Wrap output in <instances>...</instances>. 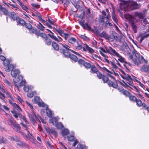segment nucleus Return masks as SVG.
I'll return each mask as SVG.
<instances>
[{
    "label": "nucleus",
    "instance_id": "nucleus-1",
    "mask_svg": "<svg viewBox=\"0 0 149 149\" xmlns=\"http://www.w3.org/2000/svg\"><path fill=\"white\" fill-rule=\"evenodd\" d=\"M120 3H119L120 7L124 6V7H130L132 10H136L139 9L141 7L140 4H138L136 2L132 1L131 3H129L127 1H125L124 0H118Z\"/></svg>",
    "mask_w": 149,
    "mask_h": 149
},
{
    "label": "nucleus",
    "instance_id": "nucleus-2",
    "mask_svg": "<svg viewBox=\"0 0 149 149\" xmlns=\"http://www.w3.org/2000/svg\"><path fill=\"white\" fill-rule=\"evenodd\" d=\"M61 45L64 48L61 47L59 49V52L60 53H62L65 57H68L70 53L69 51H71L72 50L69 49V48H70V47L65 43H61Z\"/></svg>",
    "mask_w": 149,
    "mask_h": 149
},
{
    "label": "nucleus",
    "instance_id": "nucleus-3",
    "mask_svg": "<svg viewBox=\"0 0 149 149\" xmlns=\"http://www.w3.org/2000/svg\"><path fill=\"white\" fill-rule=\"evenodd\" d=\"M135 56V58L132 60V62L134 65L136 64L137 65H139V64L142 63L143 61L145 62L146 63H147V62L145 60L142 56H140L138 53H136Z\"/></svg>",
    "mask_w": 149,
    "mask_h": 149
},
{
    "label": "nucleus",
    "instance_id": "nucleus-4",
    "mask_svg": "<svg viewBox=\"0 0 149 149\" xmlns=\"http://www.w3.org/2000/svg\"><path fill=\"white\" fill-rule=\"evenodd\" d=\"M135 17H133L131 15H130L129 17V21L130 24L131 25L132 28L135 33L137 32V26L136 23L138 22V20H136V21H135Z\"/></svg>",
    "mask_w": 149,
    "mask_h": 149
},
{
    "label": "nucleus",
    "instance_id": "nucleus-5",
    "mask_svg": "<svg viewBox=\"0 0 149 149\" xmlns=\"http://www.w3.org/2000/svg\"><path fill=\"white\" fill-rule=\"evenodd\" d=\"M147 10L144 9L142 12H135L134 13V16L135 17H137L139 20L140 21H142L146 16Z\"/></svg>",
    "mask_w": 149,
    "mask_h": 149
},
{
    "label": "nucleus",
    "instance_id": "nucleus-6",
    "mask_svg": "<svg viewBox=\"0 0 149 149\" xmlns=\"http://www.w3.org/2000/svg\"><path fill=\"white\" fill-rule=\"evenodd\" d=\"M11 112L13 114L14 117L16 118L19 117L20 119H22L23 116L20 113L19 111H17L15 110H13L11 111Z\"/></svg>",
    "mask_w": 149,
    "mask_h": 149
},
{
    "label": "nucleus",
    "instance_id": "nucleus-7",
    "mask_svg": "<svg viewBox=\"0 0 149 149\" xmlns=\"http://www.w3.org/2000/svg\"><path fill=\"white\" fill-rule=\"evenodd\" d=\"M12 127L16 132H18L22 135H24V133L21 131L20 126L17 123L13 127Z\"/></svg>",
    "mask_w": 149,
    "mask_h": 149
},
{
    "label": "nucleus",
    "instance_id": "nucleus-8",
    "mask_svg": "<svg viewBox=\"0 0 149 149\" xmlns=\"http://www.w3.org/2000/svg\"><path fill=\"white\" fill-rule=\"evenodd\" d=\"M8 120L9 122L8 124L13 127L16 123V121L14 120V118L12 117H9L8 118Z\"/></svg>",
    "mask_w": 149,
    "mask_h": 149
},
{
    "label": "nucleus",
    "instance_id": "nucleus-9",
    "mask_svg": "<svg viewBox=\"0 0 149 149\" xmlns=\"http://www.w3.org/2000/svg\"><path fill=\"white\" fill-rule=\"evenodd\" d=\"M114 34H116L115 32L112 31V33L110 35L107 34V37H106V39L108 40L110 42H112L114 40Z\"/></svg>",
    "mask_w": 149,
    "mask_h": 149
},
{
    "label": "nucleus",
    "instance_id": "nucleus-10",
    "mask_svg": "<svg viewBox=\"0 0 149 149\" xmlns=\"http://www.w3.org/2000/svg\"><path fill=\"white\" fill-rule=\"evenodd\" d=\"M140 70L142 72H149V66L145 65L140 68Z\"/></svg>",
    "mask_w": 149,
    "mask_h": 149
},
{
    "label": "nucleus",
    "instance_id": "nucleus-11",
    "mask_svg": "<svg viewBox=\"0 0 149 149\" xmlns=\"http://www.w3.org/2000/svg\"><path fill=\"white\" fill-rule=\"evenodd\" d=\"M9 16L11 17L13 21H17L19 17H17L16 13L14 12H12L10 13Z\"/></svg>",
    "mask_w": 149,
    "mask_h": 149
},
{
    "label": "nucleus",
    "instance_id": "nucleus-12",
    "mask_svg": "<svg viewBox=\"0 0 149 149\" xmlns=\"http://www.w3.org/2000/svg\"><path fill=\"white\" fill-rule=\"evenodd\" d=\"M19 142L18 143H17V145L20 147L22 148L24 147L27 148H29V145L26 143H24L21 141Z\"/></svg>",
    "mask_w": 149,
    "mask_h": 149
},
{
    "label": "nucleus",
    "instance_id": "nucleus-13",
    "mask_svg": "<svg viewBox=\"0 0 149 149\" xmlns=\"http://www.w3.org/2000/svg\"><path fill=\"white\" fill-rule=\"evenodd\" d=\"M4 68L6 71L9 72L11 70H12L14 69V66L13 65L9 64L4 67Z\"/></svg>",
    "mask_w": 149,
    "mask_h": 149
},
{
    "label": "nucleus",
    "instance_id": "nucleus-14",
    "mask_svg": "<svg viewBox=\"0 0 149 149\" xmlns=\"http://www.w3.org/2000/svg\"><path fill=\"white\" fill-rule=\"evenodd\" d=\"M20 73L19 70H13L11 72V74L13 77L16 78L17 75Z\"/></svg>",
    "mask_w": 149,
    "mask_h": 149
},
{
    "label": "nucleus",
    "instance_id": "nucleus-15",
    "mask_svg": "<svg viewBox=\"0 0 149 149\" xmlns=\"http://www.w3.org/2000/svg\"><path fill=\"white\" fill-rule=\"evenodd\" d=\"M66 58H70L72 60L75 62H77L78 61V58L75 55L72 54H70L69 53V56L68 57H65Z\"/></svg>",
    "mask_w": 149,
    "mask_h": 149
},
{
    "label": "nucleus",
    "instance_id": "nucleus-16",
    "mask_svg": "<svg viewBox=\"0 0 149 149\" xmlns=\"http://www.w3.org/2000/svg\"><path fill=\"white\" fill-rule=\"evenodd\" d=\"M52 46L55 50L59 51V49H60L59 46L56 42L54 41H53L52 42Z\"/></svg>",
    "mask_w": 149,
    "mask_h": 149
},
{
    "label": "nucleus",
    "instance_id": "nucleus-17",
    "mask_svg": "<svg viewBox=\"0 0 149 149\" xmlns=\"http://www.w3.org/2000/svg\"><path fill=\"white\" fill-rule=\"evenodd\" d=\"M3 12L5 15H8V10L7 8L3 7L0 5V12Z\"/></svg>",
    "mask_w": 149,
    "mask_h": 149
},
{
    "label": "nucleus",
    "instance_id": "nucleus-18",
    "mask_svg": "<svg viewBox=\"0 0 149 149\" xmlns=\"http://www.w3.org/2000/svg\"><path fill=\"white\" fill-rule=\"evenodd\" d=\"M109 48L110 49V54L117 56H119V54L115 50L113 49L111 47H109Z\"/></svg>",
    "mask_w": 149,
    "mask_h": 149
},
{
    "label": "nucleus",
    "instance_id": "nucleus-19",
    "mask_svg": "<svg viewBox=\"0 0 149 149\" xmlns=\"http://www.w3.org/2000/svg\"><path fill=\"white\" fill-rule=\"evenodd\" d=\"M17 25L21 24L23 26H24L26 24V22L22 18H18V19L17 21Z\"/></svg>",
    "mask_w": 149,
    "mask_h": 149
},
{
    "label": "nucleus",
    "instance_id": "nucleus-20",
    "mask_svg": "<svg viewBox=\"0 0 149 149\" xmlns=\"http://www.w3.org/2000/svg\"><path fill=\"white\" fill-rule=\"evenodd\" d=\"M46 113L47 116L49 118H51L52 116V112L49 109L48 106H47L46 107Z\"/></svg>",
    "mask_w": 149,
    "mask_h": 149
},
{
    "label": "nucleus",
    "instance_id": "nucleus-21",
    "mask_svg": "<svg viewBox=\"0 0 149 149\" xmlns=\"http://www.w3.org/2000/svg\"><path fill=\"white\" fill-rule=\"evenodd\" d=\"M69 133V130L67 129H65L61 131V134L63 136L67 135Z\"/></svg>",
    "mask_w": 149,
    "mask_h": 149
},
{
    "label": "nucleus",
    "instance_id": "nucleus-22",
    "mask_svg": "<svg viewBox=\"0 0 149 149\" xmlns=\"http://www.w3.org/2000/svg\"><path fill=\"white\" fill-rule=\"evenodd\" d=\"M23 79V77L21 75H19L18 76L17 78V79H13V81L15 83H17L19 81H20L22 80Z\"/></svg>",
    "mask_w": 149,
    "mask_h": 149
},
{
    "label": "nucleus",
    "instance_id": "nucleus-23",
    "mask_svg": "<svg viewBox=\"0 0 149 149\" xmlns=\"http://www.w3.org/2000/svg\"><path fill=\"white\" fill-rule=\"evenodd\" d=\"M23 79V77L21 75H19L18 76L17 78V79H13V81L15 83H17L19 81H20L22 80Z\"/></svg>",
    "mask_w": 149,
    "mask_h": 149
},
{
    "label": "nucleus",
    "instance_id": "nucleus-24",
    "mask_svg": "<svg viewBox=\"0 0 149 149\" xmlns=\"http://www.w3.org/2000/svg\"><path fill=\"white\" fill-rule=\"evenodd\" d=\"M111 16L113 21L116 22H117L118 20L117 16L113 10V12H112Z\"/></svg>",
    "mask_w": 149,
    "mask_h": 149
},
{
    "label": "nucleus",
    "instance_id": "nucleus-25",
    "mask_svg": "<svg viewBox=\"0 0 149 149\" xmlns=\"http://www.w3.org/2000/svg\"><path fill=\"white\" fill-rule=\"evenodd\" d=\"M105 18V17L102 15H100L98 19L99 22L102 24H103L104 23V19Z\"/></svg>",
    "mask_w": 149,
    "mask_h": 149
},
{
    "label": "nucleus",
    "instance_id": "nucleus-26",
    "mask_svg": "<svg viewBox=\"0 0 149 149\" xmlns=\"http://www.w3.org/2000/svg\"><path fill=\"white\" fill-rule=\"evenodd\" d=\"M45 44L48 45H50L51 43L52 44V40L51 39L48 37L46 38L45 39Z\"/></svg>",
    "mask_w": 149,
    "mask_h": 149
},
{
    "label": "nucleus",
    "instance_id": "nucleus-27",
    "mask_svg": "<svg viewBox=\"0 0 149 149\" xmlns=\"http://www.w3.org/2000/svg\"><path fill=\"white\" fill-rule=\"evenodd\" d=\"M90 68H91V70L94 73H97L99 71L98 70L94 65H91V67Z\"/></svg>",
    "mask_w": 149,
    "mask_h": 149
},
{
    "label": "nucleus",
    "instance_id": "nucleus-28",
    "mask_svg": "<svg viewBox=\"0 0 149 149\" xmlns=\"http://www.w3.org/2000/svg\"><path fill=\"white\" fill-rule=\"evenodd\" d=\"M129 97L130 100L133 102H135L137 99L136 97L132 95L131 94L129 96Z\"/></svg>",
    "mask_w": 149,
    "mask_h": 149
},
{
    "label": "nucleus",
    "instance_id": "nucleus-29",
    "mask_svg": "<svg viewBox=\"0 0 149 149\" xmlns=\"http://www.w3.org/2000/svg\"><path fill=\"white\" fill-rule=\"evenodd\" d=\"M57 122H58V120L56 119V117H53L50 119L49 121V123H53L54 124V123L55 122V123H57Z\"/></svg>",
    "mask_w": 149,
    "mask_h": 149
},
{
    "label": "nucleus",
    "instance_id": "nucleus-30",
    "mask_svg": "<svg viewBox=\"0 0 149 149\" xmlns=\"http://www.w3.org/2000/svg\"><path fill=\"white\" fill-rule=\"evenodd\" d=\"M56 124L55 126L58 129H62L63 127V125L61 122L58 123V122H57V123Z\"/></svg>",
    "mask_w": 149,
    "mask_h": 149
},
{
    "label": "nucleus",
    "instance_id": "nucleus-31",
    "mask_svg": "<svg viewBox=\"0 0 149 149\" xmlns=\"http://www.w3.org/2000/svg\"><path fill=\"white\" fill-rule=\"evenodd\" d=\"M83 28L85 29L89 30L91 29V27L87 23L84 24V25L81 26Z\"/></svg>",
    "mask_w": 149,
    "mask_h": 149
},
{
    "label": "nucleus",
    "instance_id": "nucleus-32",
    "mask_svg": "<svg viewBox=\"0 0 149 149\" xmlns=\"http://www.w3.org/2000/svg\"><path fill=\"white\" fill-rule=\"evenodd\" d=\"M102 79L103 80L104 83H107L109 80L108 77L105 75H103Z\"/></svg>",
    "mask_w": 149,
    "mask_h": 149
},
{
    "label": "nucleus",
    "instance_id": "nucleus-33",
    "mask_svg": "<svg viewBox=\"0 0 149 149\" xmlns=\"http://www.w3.org/2000/svg\"><path fill=\"white\" fill-rule=\"evenodd\" d=\"M85 19L84 17H82L81 19L78 20L79 24L81 25H84V23L85 22Z\"/></svg>",
    "mask_w": 149,
    "mask_h": 149
},
{
    "label": "nucleus",
    "instance_id": "nucleus-34",
    "mask_svg": "<svg viewBox=\"0 0 149 149\" xmlns=\"http://www.w3.org/2000/svg\"><path fill=\"white\" fill-rule=\"evenodd\" d=\"M7 139L6 138L4 137L3 136H2V137H1V138L0 139V143L1 144L3 143H6V142H7Z\"/></svg>",
    "mask_w": 149,
    "mask_h": 149
},
{
    "label": "nucleus",
    "instance_id": "nucleus-35",
    "mask_svg": "<svg viewBox=\"0 0 149 149\" xmlns=\"http://www.w3.org/2000/svg\"><path fill=\"white\" fill-rule=\"evenodd\" d=\"M68 42L71 44H74L77 42V40L75 38L72 37L69 39Z\"/></svg>",
    "mask_w": 149,
    "mask_h": 149
},
{
    "label": "nucleus",
    "instance_id": "nucleus-36",
    "mask_svg": "<svg viewBox=\"0 0 149 149\" xmlns=\"http://www.w3.org/2000/svg\"><path fill=\"white\" fill-rule=\"evenodd\" d=\"M86 48L87 49L88 51L90 53H93L94 52V51L91 47H89L87 45H86Z\"/></svg>",
    "mask_w": 149,
    "mask_h": 149
},
{
    "label": "nucleus",
    "instance_id": "nucleus-37",
    "mask_svg": "<svg viewBox=\"0 0 149 149\" xmlns=\"http://www.w3.org/2000/svg\"><path fill=\"white\" fill-rule=\"evenodd\" d=\"M51 133L53 135L55 136L56 137L57 136V133L56 131L54 129L51 128L50 131V133Z\"/></svg>",
    "mask_w": 149,
    "mask_h": 149
},
{
    "label": "nucleus",
    "instance_id": "nucleus-38",
    "mask_svg": "<svg viewBox=\"0 0 149 149\" xmlns=\"http://www.w3.org/2000/svg\"><path fill=\"white\" fill-rule=\"evenodd\" d=\"M25 25V27L29 30L32 29V26L31 24L29 23H26Z\"/></svg>",
    "mask_w": 149,
    "mask_h": 149
},
{
    "label": "nucleus",
    "instance_id": "nucleus-39",
    "mask_svg": "<svg viewBox=\"0 0 149 149\" xmlns=\"http://www.w3.org/2000/svg\"><path fill=\"white\" fill-rule=\"evenodd\" d=\"M48 35L55 40L57 42H60V41L55 36L51 35L50 34H48Z\"/></svg>",
    "mask_w": 149,
    "mask_h": 149
},
{
    "label": "nucleus",
    "instance_id": "nucleus-40",
    "mask_svg": "<svg viewBox=\"0 0 149 149\" xmlns=\"http://www.w3.org/2000/svg\"><path fill=\"white\" fill-rule=\"evenodd\" d=\"M135 102H136L137 105L139 107H141L142 105V101L139 99H137Z\"/></svg>",
    "mask_w": 149,
    "mask_h": 149
},
{
    "label": "nucleus",
    "instance_id": "nucleus-41",
    "mask_svg": "<svg viewBox=\"0 0 149 149\" xmlns=\"http://www.w3.org/2000/svg\"><path fill=\"white\" fill-rule=\"evenodd\" d=\"M86 148V146L81 144L77 145V146L76 147V149H83Z\"/></svg>",
    "mask_w": 149,
    "mask_h": 149
},
{
    "label": "nucleus",
    "instance_id": "nucleus-42",
    "mask_svg": "<svg viewBox=\"0 0 149 149\" xmlns=\"http://www.w3.org/2000/svg\"><path fill=\"white\" fill-rule=\"evenodd\" d=\"M33 102L35 103H38L40 102V97L37 96L34 97Z\"/></svg>",
    "mask_w": 149,
    "mask_h": 149
},
{
    "label": "nucleus",
    "instance_id": "nucleus-43",
    "mask_svg": "<svg viewBox=\"0 0 149 149\" xmlns=\"http://www.w3.org/2000/svg\"><path fill=\"white\" fill-rule=\"evenodd\" d=\"M107 35L105 32L103 31L100 34V36L101 37L104 38L105 39Z\"/></svg>",
    "mask_w": 149,
    "mask_h": 149
},
{
    "label": "nucleus",
    "instance_id": "nucleus-44",
    "mask_svg": "<svg viewBox=\"0 0 149 149\" xmlns=\"http://www.w3.org/2000/svg\"><path fill=\"white\" fill-rule=\"evenodd\" d=\"M67 138L68 140L70 141H73L75 140L74 137L72 136H67Z\"/></svg>",
    "mask_w": 149,
    "mask_h": 149
},
{
    "label": "nucleus",
    "instance_id": "nucleus-45",
    "mask_svg": "<svg viewBox=\"0 0 149 149\" xmlns=\"http://www.w3.org/2000/svg\"><path fill=\"white\" fill-rule=\"evenodd\" d=\"M83 65L87 69L90 68L91 66V65L90 63L87 62H85Z\"/></svg>",
    "mask_w": 149,
    "mask_h": 149
},
{
    "label": "nucleus",
    "instance_id": "nucleus-46",
    "mask_svg": "<svg viewBox=\"0 0 149 149\" xmlns=\"http://www.w3.org/2000/svg\"><path fill=\"white\" fill-rule=\"evenodd\" d=\"M123 94L126 96V97H128L130 95L131 93L128 91L126 90H124L122 92Z\"/></svg>",
    "mask_w": 149,
    "mask_h": 149
},
{
    "label": "nucleus",
    "instance_id": "nucleus-47",
    "mask_svg": "<svg viewBox=\"0 0 149 149\" xmlns=\"http://www.w3.org/2000/svg\"><path fill=\"white\" fill-rule=\"evenodd\" d=\"M40 25H38V28L40 29V30L43 31H44L45 27L44 26H43V25L40 23H39Z\"/></svg>",
    "mask_w": 149,
    "mask_h": 149
},
{
    "label": "nucleus",
    "instance_id": "nucleus-48",
    "mask_svg": "<svg viewBox=\"0 0 149 149\" xmlns=\"http://www.w3.org/2000/svg\"><path fill=\"white\" fill-rule=\"evenodd\" d=\"M10 63V61L8 60L7 59L6 60H5L3 62V64L4 65V67L8 65H9Z\"/></svg>",
    "mask_w": 149,
    "mask_h": 149
},
{
    "label": "nucleus",
    "instance_id": "nucleus-49",
    "mask_svg": "<svg viewBox=\"0 0 149 149\" xmlns=\"http://www.w3.org/2000/svg\"><path fill=\"white\" fill-rule=\"evenodd\" d=\"M97 73V76L99 79H102L104 75H102L101 73L98 71Z\"/></svg>",
    "mask_w": 149,
    "mask_h": 149
},
{
    "label": "nucleus",
    "instance_id": "nucleus-50",
    "mask_svg": "<svg viewBox=\"0 0 149 149\" xmlns=\"http://www.w3.org/2000/svg\"><path fill=\"white\" fill-rule=\"evenodd\" d=\"M80 37L81 38L83 39L86 41H87L89 40L88 38L83 35H81Z\"/></svg>",
    "mask_w": 149,
    "mask_h": 149
},
{
    "label": "nucleus",
    "instance_id": "nucleus-51",
    "mask_svg": "<svg viewBox=\"0 0 149 149\" xmlns=\"http://www.w3.org/2000/svg\"><path fill=\"white\" fill-rule=\"evenodd\" d=\"M13 106L14 107L15 109H16L17 110L19 109L20 111H22V110L21 108L15 103H14L13 104Z\"/></svg>",
    "mask_w": 149,
    "mask_h": 149
},
{
    "label": "nucleus",
    "instance_id": "nucleus-52",
    "mask_svg": "<svg viewBox=\"0 0 149 149\" xmlns=\"http://www.w3.org/2000/svg\"><path fill=\"white\" fill-rule=\"evenodd\" d=\"M106 50H105L103 49V48L102 47H100V49H101V50H102L103 52H105V53H108L109 54L110 53V49H109V50H108L106 47H105Z\"/></svg>",
    "mask_w": 149,
    "mask_h": 149
},
{
    "label": "nucleus",
    "instance_id": "nucleus-53",
    "mask_svg": "<svg viewBox=\"0 0 149 149\" xmlns=\"http://www.w3.org/2000/svg\"><path fill=\"white\" fill-rule=\"evenodd\" d=\"M40 36L42 38H43L45 39L48 37L47 35L45 33H40Z\"/></svg>",
    "mask_w": 149,
    "mask_h": 149
},
{
    "label": "nucleus",
    "instance_id": "nucleus-54",
    "mask_svg": "<svg viewBox=\"0 0 149 149\" xmlns=\"http://www.w3.org/2000/svg\"><path fill=\"white\" fill-rule=\"evenodd\" d=\"M56 31L57 32L60 34V35L62 36V35L63 34V33H64L63 32V31L60 29H56Z\"/></svg>",
    "mask_w": 149,
    "mask_h": 149
},
{
    "label": "nucleus",
    "instance_id": "nucleus-55",
    "mask_svg": "<svg viewBox=\"0 0 149 149\" xmlns=\"http://www.w3.org/2000/svg\"><path fill=\"white\" fill-rule=\"evenodd\" d=\"M31 5L32 7L34 8H39L40 7V6L37 4L32 3Z\"/></svg>",
    "mask_w": 149,
    "mask_h": 149
},
{
    "label": "nucleus",
    "instance_id": "nucleus-56",
    "mask_svg": "<svg viewBox=\"0 0 149 149\" xmlns=\"http://www.w3.org/2000/svg\"><path fill=\"white\" fill-rule=\"evenodd\" d=\"M29 86L27 85H25L24 87V91L26 92H28L29 91Z\"/></svg>",
    "mask_w": 149,
    "mask_h": 149
},
{
    "label": "nucleus",
    "instance_id": "nucleus-57",
    "mask_svg": "<svg viewBox=\"0 0 149 149\" xmlns=\"http://www.w3.org/2000/svg\"><path fill=\"white\" fill-rule=\"evenodd\" d=\"M42 23H43L44 24H46V25L49 28H51V29L52 28V26H51V25L49 24L47 22L45 21V20H43L42 21Z\"/></svg>",
    "mask_w": 149,
    "mask_h": 149
},
{
    "label": "nucleus",
    "instance_id": "nucleus-58",
    "mask_svg": "<svg viewBox=\"0 0 149 149\" xmlns=\"http://www.w3.org/2000/svg\"><path fill=\"white\" fill-rule=\"evenodd\" d=\"M117 57H118L119 58L118 60L120 61L121 62H123L124 61V58H123L122 56H120L119 54V56H117Z\"/></svg>",
    "mask_w": 149,
    "mask_h": 149
},
{
    "label": "nucleus",
    "instance_id": "nucleus-59",
    "mask_svg": "<svg viewBox=\"0 0 149 149\" xmlns=\"http://www.w3.org/2000/svg\"><path fill=\"white\" fill-rule=\"evenodd\" d=\"M69 36H70L69 34L64 33L62 35V36L64 37L65 40H66Z\"/></svg>",
    "mask_w": 149,
    "mask_h": 149
},
{
    "label": "nucleus",
    "instance_id": "nucleus-60",
    "mask_svg": "<svg viewBox=\"0 0 149 149\" xmlns=\"http://www.w3.org/2000/svg\"><path fill=\"white\" fill-rule=\"evenodd\" d=\"M34 92H32L31 93H29L27 94V96L30 98L32 97L34 95Z\"/></svg>",
    "mask_w": 149,
    "mask_h": 149
},
{
    "label": "nucleus",
    "instance_id": "nucleus-61",
    "mask_svg": "<svg viewBox=\"0 0 149 149\" xmlns=\"http://www.w3.org/2000/svg\"><path fill=\"white\" fill-rule=\"evenodd\" d=\"M4 81L5 83H6L7 85L9 86L12 87V84L9 81L5 79L4 80Z\"/></svg>",
    "mask_w": 149,
    "mask_h": 149
},
{
    "label": "nucleus",
    "instance_id": "nucleus-62",
    "mask_svg": "<svg viewBox=\"0 0 149 149\" xmlns=\"http://www.w3.org/2000/svg\"><path fill=\"white\" fill-rule=\"evenodd\" d=\"M29 116L30 120L31 121H34V120H35L34 114H33V115H32V114H30L29 115Z\"/></svg>",
    "mask_w": 149,
    "mask_h": 149
},
{
    "label": "nucleus",
    "instance_id": "nucleus-63",
    "mask_svg": "<svg viewBox=\"0 0 149 149\" xmlns=\"http://www.w3.org/2000/svg\"><path fill=\"white\" fill-rule=\"evenodd\" d=\"M85 61L82 59H79L78 61V63L79 64H82L84 65V63H85Z\"/></svg>",
    "mask_w": 149,
    "mask_h": 149
},
{
    "label": "nucleus",
    "instance_id": "nucleus-64",
    "mask_svg": "<svg viewBox=\"0 0 149 149\" xmlns=\"http://www.w3.org/2000/svg\"><path fill=\"white\" fill-rule=\"evenodd\" d=\"M143 22L142 23L143 24L146 25L148 24V21L147 20V19L146 18H144L143 19Z\"/></svg>",
    "mask_w": 149,
    "mask_h": 149
}]
</instances>
